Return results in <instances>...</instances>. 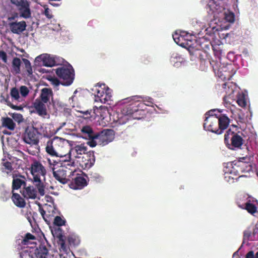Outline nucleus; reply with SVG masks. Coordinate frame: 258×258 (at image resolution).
Masks as SVG:
<instances>
[{
    "instance_id": "nucleus-21",
    "label": "nucleus",
    "mask_w": 258,
    "mask_h": 258,
    "mask_svg": "<svg viewBox=\"0 0 258 258\" xmlns=\"http://www.w3.org/2000/svg\"><path fill=\"white\" fill-rule=\"evenodd\" d=\"M20 16L24 18H28L31 16V12L28 3L18 8Z\"/></svg>"
},
{
    "instance_id": "nucleus-59",
    "label": "nucleus",
    "mask_w": 258,
    "mask_h": 258,
    "mask_svg": "<svg viewBox=\"0 0 258 258\" xmlns=\"http://www.w3.org/2000/svg\"><path fill=\"white\" fill-rule=\"evenodd\" d=\"M230 131V129H229L228 131H226V133H227V135H228L229 134V133Z\"/></svg>"
},
{
    "instance_id": "nucleus-18",
    "label": "nucleus",
    "mask_w": 258,
    "mask_h": 258,
    "mask_svg": "<svg viewBox=\"0 0 258 258\" xmlns=\"http://www.w3.org/2000/svg\"><path fill=\"white\" fill-rule=\"evenodd\" d=\"M22 194L26 199L34 200L38 198L37 191L33 186L25 187Z\"/></svg>"
},
{
    "instance_id": "nucleus-43",
    "label": "nucleus",
    "mask_w": 258,
    "mask_h": 258,
    "mask_svg": "<svg viewBox=\"0 0 258 258\" xmlns=\"http://www.w3.org/2000/svg\"><path fill=\"white\" fill-rule=\"evenodd\" d=\"M182 35V32L176 31L172 35V37L175 43H179V37Z\"/></svg>"
},
{
    "instance_id": "nucleus-39",
    "label": "nucleus",
    "mask_w": 258,
    "mask_h": 258,
    "mask_svg": "<svg viewBox=\"0 0 258 258\" xmlns=\"http://www.w3.org/2000/svg\"><path fill=\"white\" fill-rule=\"evenodd\" d=\"M37 3L39 5H40L42 6H43L44 9V14L48 18H51L52 17V15L50 13V11L49 9L47 7V6L45 5H43L42 3L40 1L37 2Z\"/></svg>"
},
{
    "instance_id": "nucleus-22",
    "label": "nucleus",
    "mask_w": 258,
    "mask_h": 258,
    "mask_svg": "<svg viewBox=\"0 0 258 258\" xmlns=\"http://www.w3.org/2000/svg\"><path fill=\"white\" fill-rule=\"evenodd\" d=\"M12 200L17 207L23 208L25 206L24 200L18 194L13 192Z\"/></svg>"
},
{
    "instance_id": "nucleus-29",
    "label": "nucleus",
    "mask_w": 258,
    "mask_h": 258,
    "mask_svg": "<svg viewBox=\"0 0 258 258\" xmlns=\"http://www.w3.org/2000/svg\"><path fill=\"white\" fill-rule=\"evenodd\" d=\"M21 60L18 58H15L13 60V68L14 72L19 74L20 72Z\"/></svg>"
},
{
    "instance_id": "nucleus-50",
    "label": "nucleus",
    "mask_w": 258,
    "mask_h": 258,
    "mask_svg": "<svg viewBox=\"0 0 258 258\" xmlns=\"http://www.w3.org/2000/svg\"><path fill=\"white\" fill-rule=\"evenodd\" d=\"M23 60L25 64L26 70L31 67V63L28 59H23Z\"/></svg>"
},
{
    "instance_id": "nucleus-10",
    "label": "nucleus",
    "mask_w": 258,
    "mask_h": 258,
    "mask_svg": "<svg viewBox=\"0 0 258 258\" xmlns=\"http://www.w3.org/2000/svg\"><path fill=\"white\" fill-rule=\"evenodd\" d=\"M82 112L83 114V117L85 119H89L91 120L95 119L96 116H100L101 118L104 119L106 115L109 114L107 108L104 106L96 108L92 112L88 110Z\"/></svg>"
},
{
    "instance_id": "nucleus-61",
    "label": "nucleus",
    "mask_w": 258,
    "mask_h": 258,
    "mask_svg": "<svg viewBox=\"0 0 258 258\" xmlns=\"http://www.w3.org/2000/svg\"><path fill=\"white\" fill-rule=\"evenodd\" d=\"M224 140L226 141V134L224 135Z\"/></svg>"
},
{
    "instance_id": "nucleus-57",
    "label": "nucleus",
    "mask_w": 258,
    "mask_h": 258,
    "mask_svg": "<svg viewBox=\"0 0 258 258\" xmlns=\"http://www.w3.org/2000/svg\"><path fill=\"white\" fill-rule=\"evenodd\" d=\"M73 99H74V97H72L71 98H70L69 99V101L70 102V103H73Z\"/></svg>"
},
{
    "instance_id": "nucleus-30",
    "label": "nucleus",
    "mask_w": 258,
    "mask_h": 258,
    "mask_svg": "<svg viewBox=\"0 0 258 258\" xmlns=\"http://www.w3.org/2000/svg\"><path fill=\"white\" fill-rule=\"evenodd\" d=\"M24 183V180L19 178H14L13 180V189H18Z\"/></svg>"
},
{
    "instance_id": "nucleus-52",
    "label": "nucleus",
    "mask_w": 258,
    "mask_h": 258,
    "mask_svg": "<svg viewBox=\"0 0 258 258\" xmlns=\"http://www.w3.org/2000/svg\"><path fill=\"white\" fill-rule=\"evenodd\" d=\"M35 238L34 236L30 234V233H27L26 235V236H25V238L24 239V240L25 241H27V240H31V239H34Z\"/></svg>"
},
{
    "instance_id": "nucleus-28",
    "label": "nucleus",
    "mask_w": 258,
    "mask_h": 258,
    "mask_svg": "<svg viewBox=\"0 0 258 258\" xmlns=\"http://www.w3.org/2000/svg\"><path fill=\"white\" fill-rule=\"evenodd\" d=\"M11 95L12 98L15 100L21 101L22 99L20 94L19 89L16 88H13L11 91Z\"/></svg>"
},
{
    "instance_id": "nucleus-5",
    "label": "nucleus",
    "mask_w": 258,
    "mask_h": 258,
    "mask_svg": "<svg viewBox=\"0 0 258 258\" xmlns=\"http://www.w3.org/2000/svg\"><path fill=\"white\" fill-rule=\"evenodd\" d=\"M61 166L58 168H52L54 178L62 184H66L70 181L72 177L77 175V167L70 165L66 160L61 161Z\"/></svg>"
},
{
    "instance_id": "nucleus-41",
    "label": "nucleus",
    "mask_w": 258,
    "mask_h": 258,
    "mask_svg": "<svg viewBox=\"0 0 258 258\" xmlns=\"http://www.w3.org/2000/svg\"><path fill=\"white\" fill-rule=\"evenodd\" d=\"M12 3L19 8L28 3L26 0H11Z\"/></svg>"
},
{
    "instance_id": "nucleus-9",
    "label": "nucleus",
    "mask_w": 258,
    "mask_h": 258,
    "mask_svg": "<svg viewBox=\"0 0 258 258\" xmlns=\"http://www.w3.org/2000/svg\"><path fill=\"white\" fill-rule=\"evenodd\" d=\"M55 58V56L49 54H41L35 58L34 64L36 66L52 67L56 63Z\"/></svg>"
},
{
    "instance_id": "nucleus-49",
    "label": "nucleus",
    "mask_w": 258,
    "mask_h": 258,
    "mask_svg": "<svg viewBox=\"0 0 258 258\" xmlns=\"http://www.w3.org/2000/svg\"><path fill=\"white\" fill-rule=\"evenodd\" d=\"M254 256L255 255L254 254L253 251L251 250L246 253L245 255V258H254Z\"/></svg>"
},
{
    "instance_id": "nucleus-4",
    "label": "nucleus",
    "mask_w": 258,
    "mask_h": 258,
    "mask_svg": "<svg viewBox=\"0 0 258 258\" xmlns=\"http://www.w3.org/2000/svg\"><path fill=\"white\" fill-rule=\"evenodd\" d=\"M31 173L33 177V182L37 188L39 194L45 195V175L46 170L42 164L38 161H34L31 165Z\"/></svg>"
},
{
    "instance_id": "nucleus-46",
    "label": "nucleus",
    "mask_w": 258,
    "mask_h": 258,
    "mask_svg": "<svg viewBox=\"0 0 258 258\" xmlns=\"http://www.w3.org/2000/svg\"><path fill=\"white\" fill-rule=\"evenodd\" d=\"M143 101L147 105H150L152 103V99L149 97H145L144 98Z\"/></svg>"
},
{
    "instance_id": "nucleus-31",
    "label": "nucleus",
    "mask_w": 258,
    "mask_h": 258,
    "mask_svg": "<svg viewBox=\"0 0 258 258\" xmlns=\"http://www.w3.org/2000/svg\"><path fill=\"white\" fill-rule=\"evenodd\" d=\"M19 90L20 92V96L22 99L23 98L26 97L30 92L29 88L25 86H20Z\"/></svg>"
},
{
    "instance_id": "nucleus-15",
    "label": "nucleus",
    "mask_w": 258,
    "mask_h": 258,
    "mask_svg": "<svg viewBox=\"0 0 258 258\" xmlns=\"http://www.w3.org/2000/svg\"><path fill=\"white\" fill-rule=\"evenodd\" d=\"M45 103L39 99H36L33 103V107L40 116L43 117H48L49 115L47 113Z\"/></svg>"
},
{
    "instance_id": "nucleus-1",
    "label": "nucleus",
    "mask_w": 258,
    "mask_h": 258,
    "mask_svg": "<svg viewBox=\"0 0 258 258\" xmlns=\"http://www.w3.org/2000/svg\"><path fill=\"white\" fill-rule=\"evenodd\" d=\"M73 142L64 138L54 137L47 142L45 150L50 155L60 158L61 161L70 159V151Z\"/></svg>"
},
{
    "instance_id": "nucleus-26",
    "label": "nucleus",
    "mask_w": 258,
    "mask_h": 258,
    "mask_svg": "<svg viewBox=\"0 0 258 258\" xmlns=\"http://www.w3.org/2000/svg\"><path fill=\"white\" fill-rule=\"evenodd\" d=\"M183 61V58L177 54L173 55L170 59V62L175 67H179Z\"/></svg>"
},
{
    "instance_id": "nucleus-8",
    "label": "nucleus",
    "mask_w": 258,
    "mask_h": 258,
    "mask_svg": "<svg viewBox=\"0 0 258 258\" xmlns=\"http://www.w3.org/2000/svg\"><path fill=\"white\" fill-rule=\"evenodd\" d=\"M87 148L84 144H79L77 145H73L71 147L70 151V159H68L66 160L68 162L70 165L73 167H76L75 162L78 159L82 157V155L85 154L87 152Z\"/></svg>"
},
{
    "instance_id": "nucleus-55",
    "label": "nucleus",
    "mask_w": 258,
    "mask_h": 258,
    "mask_svg": "<svg viewBox=\"0 0 258 258\" xmlns=\"http://www.w3.org/2000/svg\"><path fill=\"white\" fill-rule=\"evenodd\" d=\"M26 70H27L28 73L29 75H31L32 74V67L27 69Z\"/></svg>"
},
{
    "instance_id": "nucleus-45",
    "label": "nucleus",
    "mask_w": 258,
    "mask_h": 258,
    "mask_svg": "<svg viewBox=\"0 0 258 258\" xmlns=\"http://www.w3.org/2000/svg\"><path fill=\"white\" fill-rule=\"evenodd\" d=\"M184 32H182V35H180V36L179 37V43H176V44H178L180 46H181L182 47H184L185 45L184 43L183 42V40L184 39Z\"/></svg>"
},
{
    "instance_id": "nucleus-6",
    "label": "nucleus",
    "mask_w": 258,
    "mask_h": 258,
    "mask_svg": "<svg viewBox=\"0 0 258 258\" xmlns=\"http://www.w3.org/2000/svg\"><path fill=\"white\" fill-rule=\"evenodd\" d=\"M92 91L95 96V102L105 103L111 101V90L105 84H97L93 87Z\"/></svg>"
},
{
    "instance_id": "nucleus-33",
    "label": "nucleus",
    "mask_w": 258,
    "mask_h": 258,
    "mask_svg": "<svg viewBox=\"0 0 258 258\" xmlns=\"http://www.w3.org/2000/svg\"><path fill=\"white\" fill-rule=\"evenodd\" d=\"M228 71L230 73L229 77L228 79V80H230L231 79L232 77L235 74L236 70L234 68V67L232 63H227V72Z\"/></svg>"
},
{
    "instance_id": "nucleus-51",
    "label": "nucleus",
    "mask_w": 258,
    "mask_h": 258,
    "mask_svg": "<svg viewBox=\"0 0 258 258\" xmlns=\"http://www.w3.org/2000/svg\"><path fill=\"white\" fill-rule=\"evenodd\" d=\"M216 74L219 78H221L222 80L224 81L226 79L225 76L224 75V74H222V71L220 70H218Z\"/></svg>"
},
{
    "instance_id": "nucleus-34",
    "label": "nucleus",
    "mask_w": 258,
    "mask_h": 258,
    "mask_svg": "<svg viewBox=\"0 0 258 258\" xmlns=\"http://www.w3.org/2000/svg\"><path fill=\"white\" fill-rule=\"evenodd\" d=\"M53 223L56 226H61L64 225L65 220L63 218L60 216H56L54 219Z\"/></svg>"
},
{
    "instance_id": "nucleus-32",
    "label": "nucleus",
    "mask_w": 258,
    "mask_h": 258,
    "mask_svg": "<svg viewBox=\"0 0 258 258\" xmlns=\"http://www.w3.org/2000/svg\"><path fill=\"white\" fill-rule=\"evenodd\" d=\"M245 209L251 214H253L256 212V207L250 202H247L245 204Z\"/></svg>"
},
{
    "instance_id": "nucleus-20",
    "label": "nucleus",
    "mask_w": 258,
    "mask_h": 258,
    "mask_svg": "<svg viewBox=\"0 0 258 258\" xmlns=\"http://www.w3.org/2000/svg\"><path fill=\"white\" fill-rule=\"evenodd\" d=\"M52 95L51 89L47 88H43L41 90L40 100L44 103H47L49 101L50 98L52 97Z\"/></svg>"
},
{
    "instance_id": "nucleus-64",
    "label": "nucleus",
    "mask_w": 258,
    "mask_h": 258,
    "mask_svg": "<svg viewBox=\"0 0 258 258\" xmlns=\"http://www.w3.org/2000/svg\"><path fill=\"white\" fill-rule=\"evenodd\" d=\"M48 161L49 162H50V159H48Z\"/></svg>"
},
{
    "instance_id": "nucleus-17",
    "label": "nucleus",
    "mask_w": 258,
    "mask_h": 258,
    "mask_svg": "<svg viewBox=\"0 0 258 258\" xmlns=\"http://www.w3.org/2000/svg\"><path fill=\"white\" fill-rule=\"evenodd\" d=\"M26 27L25 21L13 22L10 24L11 31L15 34H19L24 31Z\"/></svg>"
},
{
    "instance_id": "nucleus-36",
    "label": "nucleus",
    "mask_w": 258,
    "mask_h": 258,
    "mask_svg": "<svg viewBox=\"0 0 258 258\" xmlns=\"http://www.w3.org/2000/svg\"><path fill=\"white\" fill-rule=\"evenodd\" d=\"M235 16L234 13L231 12H227V22L233 23L235 22Z\"/></svg>"
},
{
    "instance_id": "nucleus-2",
    "label": "nucleus",
    "mask_w": 258,
    "mask_h": 258,
    "mask_svg": "<svg viewBox=\"0 0 258 258\" xmlns=\"http://www.w3.org/2000/svg\"><path fill=\"white\" fill-rule=\"evenodd\" d=\"M221 111L213 109L205 114V120L204 124L205 130L221 134L226 129V116L220 114Z\"/></svg>"
},
{
    "instance_id": "nucleus-60",
    "label": "nucleus",
    "mask_w": 258,
    "mask_h": 258,
    "mask_svg": "<svg viewBox=\"0 0 258 258\" xmlns=\"http://www.w3.org/2000/svg\"><path fill=\"white\" fill-rule=\"evenodd\" d=\"M229 35H230L229 34L227 33V34H226L227 38L229 37Z\"/></svg>"
},
{
    "instance_id": "nucleus-24",
    "label": "nucleus",
    "mask_w": 258,
    "mask_h": 258,
    "mask_svg": "<svg viewBox=\"0 0 258 258\" xmlns=\"http://www.w3.org/2000/svg\"><path fill=\"white\" fill-rule=\"evenodd\" d=\"M2 124L10 130H14L15 128L16 124L14 122L13 119L10 117L3 118Z\"/></svg>"
},
{
    "instance_id": "nucleus-19",
    "label": "nucleus",
    "mask_w": 258,
    "mask_h": 258,
    "mask_svg": "<svg viewBox=\"0 0 258 258\" xmlns=\"http://www.w3.org/2000/svg\"><path fill=\"white\" fill-rule=\"evenodd\" d=\"M48 253L47 249L45 247L40 248L35 250L34 255L31 256L27 253L23 254V258H46Z\"/></svg>"
},
{
    "instance_id": "nucleus-54",
    "label": "nucleus",
    "mask_w": 258,
    "mask_h": 258,
    "mask_svg": "<svg viewBox=\"0 0 258 258\" xmlns=\"http://www.w3.org/2000/svg\"><path fill=\"white\" fill-rule=\"evenodd\" d=\"M66 124V122H62L60 124V125L57 128L56 132L59 131L63 126H64Z\"/></svg>"
},
{
    "instance_id": "nucleus-13",
    "label": "nucleus",
    "mask_w": 258,
    "mask_h": 258,
    "mask_svg": "<svg viewBox=\"0 0 258 258\" xmlns=\"http://www.w3.org/2000/svg\"><path fill=\"white\" fill-rule=\"evenodd\" d=\"M70 183V187L74 189H80L87 185L86 179L82 176H76ZM73 178V177L72 178Z\"/></svg>"
},
{
    "instance_id": "nucleus-7",
    "label": "nucleus",
    "mask_w": 258,
    "mask_h": 258,
    "mask_svg": "<svg viewBox=\"0 0 258 258\" xmlns=\"http://www.w3.org/2000/svg\"><path fill=\"white\" fill-rule=\"evenodd\" d=\"M56 75L63 80L62 85H70L73 82L74 74L73 68L70 64L61 66L55 70Z\"/></svg>"
},
{
    "instance_id": "nucleus-48",
    "label": "nucleus",
    "mask_w": 258,
    "mask_h": 258,
    "mask_svg": "<svg viewBox=\"0 0 258 258\" xmlns=\"http://www.w3.org/2000/svg\"><path fill=\"white\" fill-rule=\"evenodd\" d=\"M0 58H1L4 62H7V55L4 51H0Z\"/></svg>"
},
{
    "instance_id": "nucleus-25",
    "label": "nucleus",
    "mask_w": 258,
    "mask_h": 258,
    "mask_svg": "<svg viewBox=\"0 0 258 258\" xmlns=\"http://www.w3.org/2000/svg\"><path fill=\"white\" fill-rule=\"evenodd\" d=\"M231 140V144L234 147L239 148L243 144V139L240 136L237 134L234 135Z\"/></svg>"
},
{
    "instance_id": "nucleus-11",
    "label": "nucleus",
    "mask_w": 258,
    "mask_h": 258,
    "mask_svg": "<svg viewBox=\"0 0 258 258\" xmlns=\"http://www.w3.org/2000/svg\"><path fill=\"white\" fill-rule=\"evenodd\" d=\"M240 88L232 82H227V97L232 100L238 96Z\"/></svg>"
},
{
    "instance_id": "nucleus-47",
    "label": "nucleus",
    "mask_w": 258,
    "mask_h": 258,
    "mask_svg": "<svg viewBox=\"0 0 258 258\" xmlns=\"http://www.w3.org/2000/svg\"><path fill=\"white\" fill-rule=\"evenodd\" d=\"M227 58L229 59L230 61H233L235 59L234 53L232 52H229L227 55Z\"/></svg>"
},
{
    "instance_id": "nucleus-58",
    "label": "nucleus",
    "mask_w": 258,
    "mask_h": 258,
    "mask_svg": "<svg viewBox=\"0 0 258 258\" xmlns=\"http://www.w3.org/2000/svg\"><path fill=\"white\" fill-rule=\"evenodd\" d=\"M254 258H258V251L255 253Z\"/></svg>"
},
{
    "instance_id": "nucleus-3",
    "label": "nucleus",
    "mask_w": 258,
    "mask_h": 258,
    "mask_svg": "<svg viewBox=\"0 0 258 258\" xmlns=\"http://www.w3.org/2000/svg\"><path fill=\"white\" fill-rule=\"evenodd\" d=\"M81 131L84 138L88 140L87 144L92 148L97 145H105L112 141L114 138L112 130H104L99 134H95L89 126H84Z\"/></svg>"
},
{
    "instance_id": "nucleus-27",
    "label": "nucleus",
    "mask_w": 258,
    "mask_h": 258,
    "mask_svg": "<svg viewBox=\"0 0 258 258\" xmlns=\"http://www.w3.org/2000/svg\"><path fill=\"white\" fill-rule=\"evenodd\" d=\"M84 159L85 160H82V163H80V165L86 168H90L93 165L94 161H91L88 155H86V157L83 156L82 159Z\"/></svg>"
},
{
    "instance_id": "nucleus-56",
    "label": "nucleus",
    "mask_w": 258,
    "mask_h": 258,
    "mask_svg": "<svg viewBox=\"0 0 258 258\" xmlns=\"http://www.w3.org/2000/svg\"><path fill=\"white\" fill-rule=\"evenodd\" d=\"M226 119H227V128L228 126L229 123L230 122V119L227 116Z\"/></svg>"
},
{
    "instance_id": "nucleus-53",
    "label": "nucleus",
    "mask_w": 258,
    "mask_h": 258,
    "mask_svg": "<svg viewBox=\"0 0 258 258\" xmlns=\"http://www.w3.org/2000/svg\"><path fill=\"white\" fill-rule=\"evenodd\" d=\"M50 28L54 31H58L60 30V25L59 24H56L53 27H50Z\"/></svg>"
},
{
    "instance_id": "nucleus-12",
    "label": "nucleus",
    "mask_w": 258,
    "mask_h": 258,
    "mask_svg": "<svg viewBox=\"0 0 258 258\" xmlns=\"http://www.w3.org/2000/svg\"><path fill=\"white\" fill-rule=\"evenodd\" d=\"M208 6L212 12L220 13L224 10L225 0H210Z\"/></svg>"
},
{
    "instance_id": "nucleus-38",
    "label": "nucleus",
    "mask_w": 258,
    "mask_h": 258,
    "mask_svg": "<svg viewBox=\"0 0 258 258\" xmlns=\"http://www.w3.org/2000/svg\"><path fill=\"white\" fill-rule=\"evenodd\" d=\"M11 116L15 121L19 123L22 122L23 120V116L20 113H14L12 114Z\"/></svg>"
},
{
    "instance_id": "nucleus-14",
    "label": "nucleus",
    "mask_w": 258,
    "mask_h": 258,
    "mask_svg": "<svg viewBox=\"0 0 258 258\" xmlns=\"http://www.w3.org/2000/svg\"><path fill=\"white\" fill-rule=\"evenodd\" d=\"M24 142L29 145L37 146L38 138L36 132L34 130L28 131L24 138Z\"/></svg>"
},
{
    "instance_id": "nucleus-62",
    "label": "nucleus",
    "mask_w": 258,
    "mask_h": 258,
    "mask_svg": "<svg viewBox=\"0 0 258 258\" xmlns=\"http://www.w3.org/2000/svg\"><path fill=\"white\" fill-rule=\"evenodd\" d=\"M12 19H13V18H9V20H12Z\"/></svg>"
},
{
    "instance_id": "nucleus-63",
    "label": "nucleus",
    "mask_w": 258,
    "mask_h": 258,
    "mask_svg": "<svg viewBox=\"0 0 258 258\" xmlns=\"http://www.w3.org/2000/svg\"><path fill=\"white\" fill-rule=\"evenodd\" d=\"M226 29H227V30L229 29V27H228V26H227V25Z\"/></svg>"
},
{
    "instance_id": "nucleus-35",
    "label": "nucleus",
    "mask_w": 258,
    "mask_h": 258,
    "mask_svg": "<svg viewBox=\"0 0 258 258\" xmlns=\"http://www.w3.org/2000/svg\"><path fill=\"white\" fill-rule=\"evenodd\" d=\"M4 167L2 168L3 172L9 174L12 170L11 164L10 162H6L4 163Z\"/></svg>"
},
{
    "instance_id": "nucleus-40",
    "label": "nucleus",
    "mask_w": 258,
    "mask_h": 258,
    "mask_svg": "<svg viewBox=\"0 0 258 258\" xmlns=\"http://www.w3.org/2000/svg\"><path fill=\"white\" fill-rule=\"evenodd\" d=\"M48 80L54 88H57L60 84L59 81L55 78L50 77Z\"/></svg>"
},
{
    "instance_id": "nucleus-37",
    "label": "nucleus",
    "mask_w": 258,
    "mask_h": 258,
    "mask_svg": "<svg viewBox=\"0 0 258 258\" xmlns=\"http://www.w3.org/2000/svg\"><path fill=\"white\" fill-rule=\"evenodd\" d=\"M227 173H229L230 174L234 173L235 174L237 172V170H235V168L233 167V164L232 162H228L227 163Z\"/></svg>"
},
{
    "instance_id": "nucleus-42",
    "label": "nucleus",
    "mask_w": 258,
    "mask_h": 258,
    "mask_svg": "<svg viewBox=\"0 0 258 258\" xmlns=\"http://www.w3.org/2000/svg\"><path fill=\"white\" fill-rule=\"evenodd\" d=\"M10 197V195L9 192L5 191H3L1 194V200L3 202H6L9 200Z\"/></svg>"
},
{
    "instance_id": "nucleus-44",
    "label": "nucleus",
    "mask_w": 258,
    "mask_h": 258,
    "mask_svg": "<svg viewBox=\"0 0 258 258\" xmlns=\"http://www.w3.org/2000/svg\"><path fill=\"white\" fill-rule=\"evenodd\" d=\"M69 241L70 244H73L74 245H77L79 242V239L75 236H74V237L73 236L69 237Z\"/></svg>"
},
{
    "instance_id": "nucleus-16",
    "label": "nucleus",
    "mask_w": 258,
    "mask_h": 258,
    "mask_svg": "<svg viewBox=\"0 0 258 258\" xmlns=\"http://www.w3.org/2000/svg\"><path fill=\"white\" fill-rule=\"evenodd\" d=\"M40 212L45 221L47 219L54 216L55 208L53 206L45 204L42 209H40Z\"/></svg>"
},
{
    "instance_id": "nucleus-23",
    "label": "nucleus",
    "mask_w": 258,
    "mask_h": 258,
    "mask_svg": "<svg viewBox=\"0 0 258 258\" xmlns=\"http://www.w3.org/2000/svg\"><path fill=\"white\" fill-rule=\"evenodd\" d=\"M232 100H236L238 105L243 108L246 107L247 102L245 99V95L244 93L240 92L237 97L233 98Z\"/></svg>"
}]
</instances>
